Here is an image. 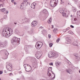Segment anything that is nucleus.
<instances>
[{
    "label": "nucleus",
    "mask_w": 80,
    "mask_h": 80,
    "mask_svg": "<svg viewBox=\"0 0 80 80\" xmlns=\"http://www.w3.org/2000/svg\"><path fill=\"white\" fill-rule=\"evenodd\" d=\"M12 29L8 28H5L3 30L2 35L3 37L8 38L12 34Z\"/></svg>",
    "instance_id": "nucleus-1"
},
{
    "label": "nucleus",
    "mask_w": 80,
    "mask_h": 80,
    "mask_svg": "<svg viewBox=\"0 0 80 80\" xmlns=\"http://www.w3.org/2000/svg\"><path fill=\"white\" fill-rule=\"evenodd\" d=\"M20 38H18L15 37H14L11 40V43L13 45H18L20 43Z\"/></svg>",
    "instance_id": "nucleus-2"
},
{
    "label": "nucleus",
    "mask_w": 80,
    "mask_h": 80,
    "mask_svg": "<svg viewBox=\"0 0 80 80\" xmlns=\"http://www.w3.org/2000/svg\"><path fill=\"white\" fill-rule=\"evenodd\" d=\"M28 2L27 0H23V2L21 4V9H23L28 5Z\"/></svg>",
    "instance_id": "nucleus-3"
},
{
    "label": "nucleus",
    "mask_w": 80,
    "mask_h": 80,
    "mask_svg": "<svg viewBox=\"0 0 80 80\" xmlns=\"http://www.w3.org/2000/svg\"><path fill=\"white\" fill-rule=\"evenodd\" d=\"M58 0H51L50 2V5L52 7H55L57 4Z\"/></svg>",
    "instance_id": "nucleus-4"
},
{
    "label": "nucleus",
    "mask_w": 80,
    "mask_h": 80,
    "mask_svg": "<svg viewBox=\"0 0 80 80\" xmlns=\"http://www.w3.org/2000/svg\"><path fill=\"white\" fill-rule=\"evenodd\" d=\"M60 13H62V15L63 16H66V17H68L69 15V11H65V12L63 10L60 11Z\"/></svg>",
    "instance_id": "nucleus-5"
},
{
    "label": "nucleus",
    "mask_w": 80,
    "mask_h": 80,
    "mask_svg": "<svg viewBox=\"0 0 80 80\" xmlns=\"http://www.w3.org/2000/svg\"><path fill=\"white\" fill-rule=\"evenodd\" d=\"M43 45V43L42 42H38L36 45L35 47L36 49H40L41 47H42Z\"/></svg>",
    "instance_id": "nucleus-6"
},
{
    "label": "nucleus",
    "mask_w": 80,
    "mask_h": 80,
    "mask_svg": "<svg viewBox=\"0 0 80 80\" xmlns=\"http://www.w3.org/2000/svg\"><path fill=\"white\" fill-rule=\"evenodd\" d=\"M24 68H26L25 71L26 72H30V71L31 70V68H31V66H30L26 64H24Z\"/></svg>",
    "instance_id": "nucleus-7"
},
{
    "label": "nucleus",
    "mask_w": 80,
    "mask_h": 80,
    "mask_svg": "<svg viewBox=\"0 0 80 80\" xmlns=\"http://www.w3.org/2000/svg\"><path fill=\"white\" fill-rule=\"evenodd\" d=\"M56 55V53L54 52H50L48 53V56L49 58H52L53 57Z\"/></svg>",
    "instance_id": "nucleus-8"
},
{
    "label": "nucleus",
    "mask_w": 80,
    "mask_h": 80,
    "mask_svg": "<svg viewBox=\"0 0 80 80\" xmlns=\"http://www.w3.org/2000/svg\"><path fill=\"white\" fill-rule=\"evenodd\" d=\"M47 75L49 77L52 78V80H53L55 78V75L54 73H52V75L51 73H50L49 72H48Z\"/></svg>",
    "instance_id": "nucleus-9"
},
{
    "label": "nucleus",
    "mask_w": 80,
    "mask_h": 80,
    "mask_svg": "<svg viewBox=\"0 0 80 80\" xmlns=\"http://www.w3.org/2000/svg\"><path fill=\"white\" fill-rule=\"evenodd\" d=\"M42 52L39 51L36 53L35 56L38 59H39V58L41 57V56H42Z\"/></svg>",
    "instance_id": "nucleus-10"
},
{
    "label": "nucleus",
    "mask_w": 80,
    "mask_h": 80,
    "mask_svg": "<svg viewBox=\"0 0 80 80\" xmlns=\"http://www.w3.org/2000/svg\"><path fill=\"white\" fill-rule=\"evenodd\" d=\"M6 68L8 71H12V64L9 63H8L6 66Z\"/></svg>",
    "instance_id": "nucleus-11"
},
{
    "label": "nucleus",
    "mask_w": 80,
    "mask_h": 80,
    "mask_svg": "<svg viewBox=\"0 0 80 80\" xmlns=\"http://www.w3.org/2000/svg\"><path fill=\"white\" fill-rule=\"evenodd\" d=\"M7 42H1L0 43V47H2V48H4L5 47V46L7 45Z\"/></svg>",
    "instance_id": "nucleus-12"
},
{
    "label": "nucleus",
    "mask_w": 80,
    "mask_h": 80,
    "mask_svg": "<svg viewBox=\"0 0 80 80\" xmlns=\"http://www.w3.org/2000/svg\"><path fill=\"white\" fill-rule=\"evenodd\" d=\"M37 24V22L35 21H33V22L31 23V26L32 27H35L36 26Z\"/></svg>",
    "instance_id": "nucleus-13"
},
{
    "label": "nucleus",
    "mask_w": 80,
    "mask_h": 80,
    "mask_svg": "<svg viewBox=\"0 0 80 80\" xmlns=\"http://www.w3.org/2000/svg\"><path fill=\"white\" fill-rule=\"evenodd\" d=\"M66 42L67 43H71V40L68 38H66Z\"/></svg>",
    "instance_id": "nucleus-14"
},
{
    "label": "nucleus",
    "mask_w": 80,
    "mask_h": 80,
    "mask_svg": "<svg viewBox=\"0 0 80 80\" xmlns=\"http://www.w3.org/2000/svg\"><path fill=\"white\" fill-rule=\"evenodd\" d=\"M35 5H36V3H33L32 4H31V8H35Z\"/></svg>",
    "instance_id": "nucleus-15"
},
{
    "label": "nucleus",
    "mask_w": 80,
    "mask_h": 80,
    "mask_svg": "<svg viewBox=\"0 0 80 80\" xmlns=\"http://www.w3.org/2000/svg\"><path fill=\"white\" fill-rule=\"evenodd\" d=\"M52 18H50L48 21V23H51L52 22Z\"/></svg>",
    "instance_id": "nucleus-16"
},
{
    "label": "nucleus",
    "mask_w": 80,
    "mask_h": 80,
    "mask_svg": "<svg viewBox=\"0 0 80 80\" xmlns=\"http://www.w3.org/2000/svg\"><path fill=\"white\" fill-rule=\"evenodd\" d=\"M42 12L44 14H47L48 13V11L46 9L43 10L42 11Z\"/></svg>",
    "instance_id": "nucleus-17"
},
{
    "label": "nucleus",
    "mask_w": 80,
    "mask_h": 80,
    "mask_svg": "<svg viewBox=\"0 0 80 80\" xmlns=\"http://www.w3.org/2000/svg\"><path fill=\"white\" fill-rule=\"evenodd\" d=\"M73 44L74 46H76V47H78V42H74L73 43Z\"/></svg>",
    "instance_id": "nucleus-18"
},
{
    "label": "nucleus",
    "mask_w": 80,
    "mask_h": 80,
    "mask_svg": "<svg viewBox=\"0 0 80 80\" xmlns=\"http://www.w3.org/2000/svg\"><path fill=\"white\" fill-rule=\"evenodd\" d=\"M66 71H67V72L68 73L71 74V73H72V70H71L67 69Z\"/></svg>",
    "instance_id": "nucleus-19"
},
{
    "label": "nucleus",
    "mask_w": 80,
    "mask_h": 80,
    "mask_svg": "<svg viewBox=\"0 0 80 80\" xmlns=\"http://www.w3.org/2000/svg\"><path fill=\"white\" fill-rule=\"evenodd\" d=\"M77 15L78 17L79 18H80V11H78L77 12Z\"/></svg>",
    "instance_id": "nucleus-20"
},
{
    "label": "nucleus",
    "mask_w": 80,
    "mask_h": 80,
    "mask_svg": "<svg viewBox=\"0 0 80 80\" xmlns=\"http://www.w3.org/2000/svg\"><path fill=\"white\" fill-rule=\"evenodd\" d=\"M56 65L57 66V67H58L59 65H60L61 64V63L60 62H58L57 63H56Z\"/></svg>",
    "instance_id": "nucleus-21"
},
{
    "label": "nucleus",
    "mask_w": 80,
    "mask_h": 80,
    "mask_svg": "<svg viewBox=\"0 0 80 80\" xmlns=\"http://www.w3.org/2000/svg\"><path fill=\"white\" fill-rule=\"evenodd\" d=\"M52 67L49 68L48 69V72H51V71H52Z\"/></svg>",
    "instance_id": "nucleus-22"
},
{
    "label": "nucleus",
    "mask_w": 80,
    "mask_h": 80,
    "mask_svg": "<svg viewBox=\"0 0 80 80\" xmlns=\"http://www.w3.org/2000/svg\"><path fill=\"white\" fill-rule=\"evenodd\" d=\"M0 10H1V11H2V12H5V10H6V9H5V8H3L1 9Z\"/></svg>",
    "instance_id": "nucleus-23"
},
{
    "label": "nucleus",
    "mask_w": 80,
    "mask_h": 80,
    "mask_svg": "<svg viewBox=\"0 0 80 80\" xmlns=\"http://www.w3.org/2000/svg\"><path fill=\"white\" fill-rule=\"evenodd\" d=\"M76 10H77V9H76V8H73L72 9V11L73 12H76Z\"/></svg>",
    "instance_id": "nucleus-24"
},
{
    "label": "nucleus",
    "mask_w": 80,
    "mask_h": 80,
    "mask_svg": "<svg viewBox=\"0 0 80 80\" xmlns=\"http://www.w3.org/2000/svg\"><path fill=\"white\" fill-rule=\"evenodd\" d=\"M74 56H75V57H78V54L77 53H75L74 54Z\"/></svg>",
    "instance_id": "nucleus-25"
},
{
    "label": "nucleus",
    "mask_w": 80,
    "mask_h": 80,
    "mask_svg": "<svg viewBox=\"0 0 80 80\" xmlns=\"http://www.w3.org/2000/svg\"><path fill=\"white\" fill-rule=\"evenodd\" d=\"M50 47H52V45H53V43H50L49 44Z\"/></svg>",
    "instance_id": "nucleus-26"
},
{
    "label": "nucleus",
    "mask_w": 80,
    "mask_h": 80,
    "mask_svg": "<svg viewBox=\"0 0 80 80\" xmlns=\"http://www.w3.org/2000/svg\"><path fill=\"white\" fill-rule=\"evenodd\" d=\"M68 33H70V34H72V32L71 31H68Z\"/></svg>",
    "instance_id": "nucleus-27"
},
{
    "label": "nucleus",
    "mask_w": 80,
    "mask_h": 80,
    "mask_svg": "<svg viewBox=\"0 0 80 80\" xmlns=\"http://www.w3.org/2000/svg\"><path fill=\"white\" fill-rule=\"evenodd\" d=\"M25 22H28V19L26 18L24 20Z\"/></svg>",
    "instance_id": "nucleus-28"
},
{
    "label": "nucleus",
    "mask_w": 80,
    "mask_h": 80,
    "mask_svg": "<svg viewBox=\"0 0 80 80\" xmlns=\"http://www.w3.org/2000/svg\"><path fill=\"white\" fill-rule=\"evenodd\" d=\"M59 40H60V39H58L56 40V42H57V43H58V42H59Z\"/></svg>",
    "instance_id": "nucleus-29"
},
{
    "label": "nucleus",
    "mask_w": 80,
    "mask_h": 80,
    "mask_svg": "<svg viewBox=\"0 0 80 80\" xmlns=\"http://www.w3.org/2000/svg\"><path fill=\"white\" fill-rule=\"evenodd\" d=\"M3 73V71H0V75H2Z\"/></svg>",
    "instance_id": "nucleus-30"
},
{
    "label": "nucleus",
    "mask_w": 80,
    "mask_h": 80,
    "mask_svg": "<svg viewBox=\"0 0 80 80\" xmlns=\"http://www.w3.org/2000/svg\"><path fill=\"white\" fill-rule=\"evenodd\" d=\"M60 3L61 4H62V3H63V2L62 1V0H61Z\"/></svg>",
    "instance_id": "nucleus-31"
},
{
    "label": "nucleus",
    "mask_w": 80,
    "mask_h": 80,
    "mask_svg": "<svg viewBox=\"0 0 80 80\" xmlns=\"http://www.w3.org/2000/svg\"><path fill=\"white\" fill-rule=\"evenodd\" d=\"M3 7V4H0V7Z\"/></svg>",
    "instance_id": "nucleus-32"
},
{
    "label": "nucleus",
    "mask_w": 80,
    "mask_h": 80,
    "mask_svg": "<svg viewBox=\"0 0 80 80\" xmlns=\"http://www.w3.org/2000/svg\"><path fill=\"white\" fill-rule=\"evenodd\" d=\"M48 36L49 38H51V35H50V34H49Z\"/></svg>",
    "instance_id": "nucleus-33"
},
{
    "label": "nucleus",
    "mask_w": 80,
    "mask_h": 80,
    "mask_svg": "<svg viewBox=\"0 0 80 80\" xmlns=\"http://www.w3.org/2000/svg\"><path fill=\"white\" fill-rule=\"evenodd\" d=\"M50 65H53V63L51 62L49 63Z\"/></svg>",
    "instance_id": "nucleus-34"
},
{
    "label": "nucleus",
    "mask_w": 80,
    "mask_h": 80,
    "mask_svg": "<svg viewBox=\"0 0 80 80\" xmlns=\"http://www.w3.org/2000/svg\"><path fill=\"white\" fill-rule=\"evenodd\" d=\"M70 27H71V28H74V26H73L72 25H71Z\"/></svg>",
    "instance_id": "nucleus-35"
},
{
    "label": "nucleus",
    "mask_w": 80,
    "mask_h": 80,
    "mask_svg": "<svg viewBox=\"0 0 80 80\" xmlns=\"http://www.w3.org/2000/svg\"><path fill=\"white\" fill-rule=\"evenodd\" d=\"M8 13V11H6V13L7 14V13Z\"/></svg>",
    "instance_id": "nucleus-36"
},
{
    "label": "nucleus",
    "mask_w": 80,
    "mask_h": 80,
    "mask_svg": "<svg viewBox=\"0 0 80 80\" xmlns=\"http://www.w3.org/2000/svg\"><path fill=\"white\" fill-rule=\"evenodd\" d=\"M70 29V28H67V30H69Z\"/></svg>",
    "instance_id": "nucleus-37"
},
{
    "label": "nucleus",
    "mask_w": 80,
    "mask_h": 80,
    "mask_svg": "<svg viewBox=\"0 0 80 80\" xmlns=\"http://www.w3.org/2000/svg\"><path fill=\"white\" fill-rule=\"evenodd\" d=\"M73 1H74V2H77L78 0H73Z\"/></svg>",
    "instance_id": "nucleus-38"
},
{
    "label": "nucleus",
    "mask_w": 80,
    "mask_h": 80,
    "mask_svg": "<svg viewBox=\"0 0 80 80\" xmlns=\"http://www.w3.org/2000/svg\"><path fill=\"white\" fill-rule=\"evenodd\" d=\"M74 21H76L77 20V18H74Z\"/></svg>",
    "instance_id": "nucleus-39"
},
{
    "label": "nucleus",
    "mask_w": 80,
    "mask_h": 80,
    "mask_svg": "<svg viewBox=\"0 0 80 80\" xmlns=\"http://www.w3.org/2000/svg\"><path fill=\"white\" fill-rule=\"evenodd\" d=\"M12 2H14V0H11Z\"/></svg>",
    "instance_id": "nucleus-40"
},
{
    "label": "nucleus",
    "mask_w": 80,
    "mask_h": 80,
    "mask_svg": "<svg viewBox=\"0 0 80 80\" xmlns=\"http://www.w3.org/2000/svg\"><path fill=\"white\" fill-rule=\"evenodd\" d=\"M12 75V73H9V75Z\"/></svg>",
    "instance_id": "nucleus-41"
},
{
    "label": "nucleus",
    "mask_w": 80,
    "mask_h": 80,
    "mask_svg": "<svg viewBox=\"0 0 80 80\" xmlns=\"http://www.w3.org/2000/svg\"><path fill=\"white\" fill-rule=\"evenodd\" d=\"M3 0H0V2H3Z\"/></svg>",
    "instance_id": "nucleus-42"
},
{
    "label": "nucleus",
    "mask_w": 80,
    "mask_h": 80,
    "mask_svg": "<svg viewBox=\"0 0 80 80\" xmlns=\"http://www.w3.org/2000/svg\"><path fill=\"white\" fill-rule=\"evenodd\" d=\"M53 28V25H52V28Z\"/></svg>",
    "instance_id": "nucleus-43"
},
{
    "label": "nucleus",
    "mask_w": 80,
    "mask_h": 80,
    "mask_svg": "<svg viewBox=\"0 0 80 80\" xmlns=\"http://www.w3.org/2000/svg\"><path fill=\"white\" fill-rule=\"evenodd\" d=\"M16 2H15L14 3V5H16Z\"/></svg>",
    "instance_id": "nucleus-44"
},
{
    "label": "nucleus",
    "mask_w": 80,
    "mask_h": 80,
    "mask_svg": "<svg viewBox=\"0 0 80 80\" xmlns=\"http://www.w3.org/2000/svg\"><path fill=\"white\" fill-rule=\"evenodd\" d=\"M72 17V15H71V17Z\"/></svg>",
    "instance_id": "nucleus-45"
},
{
    "label": "nucleus",
    "mask_w": 80,
    "mask_h": 80,
    "mask_svg": "<svg viewBox=\"0 0 80 80\" xmlns=\"http://www.w3.org/2000/svg\"><path fill=\"white\" fill-rule=\"evenodd\" d=\"M15 23V25H16V24H17V23Z\"/></svg>",
    "instance_id": "nucleus-46"
},
{
    "label": "nucleus",
    "mask_w": 80,
    "mask_h": 80,
    "mask_svg": "<svg viewBox=\"0 0 80 80\" xmlns=\"http://www.w3.org/2000/svg\"><path fill=\"white\" fill-rule=\"evenodd\" d=\"M17 80H19V79H17Z\"/></svg>",
    "instance_id": "nucleus-47"
},
{
    "label": "nucleus",
    "mask_w": 80,
    "mask_h": 80,
    "mask_svg": "<svg viewBox=\"0 0 80 80\" xmlns=\"http://www.w3.org/2000/svg\"><path fill=\"white\" fill-rule=\"evenodd\" d=\"M0 80H1V78H0Z\"/></svg>",
    "instance_id": "nucleus-48"
},
{
    "label": "nucleus",
    "mask_w": 80,
    "mask_h": 80,
    "mask_svg": "<svg viewBox=\"0 0 80 80\" xmlns=\"http://www.w3.org/2000/svg\"><path fill=\"white\" fill-rule=\"evenodd\" d=\"M78 80H80V79H78Z\"/></svg>",
    "instance_id": "nucleus-49"
},
{
    "label": "nucleus",
    "mask_w": 80,
    "mask_h": 80,
    "mask_svg": "<svg viewBox=\"0 0 80 80\" xmlns=\"http://www.w3.org/2000/svg\"><path fill=\"white\" fill-rule=\"evenodd\" d=\"M53 32H54V30H53Z\"/></svg>",
    "instance_id": "nucleus-50"
}]
</instances>
